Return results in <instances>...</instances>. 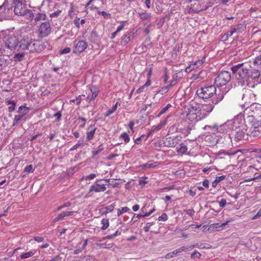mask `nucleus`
I'll use <instances>...</instances> for the list:
<instances>
[{"label":"nucleus","mask_w":261,"mask_h":261,"mask_svg":"<svg viewBox=\"0 0 261 261\" xmlns=\"http://www.w3.org/2000/svg\"><path fill=\"white\" fill-rule=\"evenodd\" d=\"M197 95L200 98L202 99H207L213 96L215 94V96L212 99V102L214 105H217L221 101L224 97V93L219 91L217 92L216 88L213 85L205 86L198 89L196 92Z\"/></svg>","instance_id":"nucleus-1"},{"label":"nucleus","mask_w":261,"mask_h":261,"mask_svg":"<svg viewBox=\"0 0 261 261\" xmlns=\"http://www.w3.org/2000/svg\"><path fill=\"white\" fill-rule=\"evenodd\" d=\"M250 68L251 66L247 63H239L231 67L233 74L242 86L248 84Z\"/></svg>","instance_id":"nucleus-2"},{"label":"nucleus","mask_w":261,"mask_h":261,"mask_svg":"<svg viewBox=\"0 0 261 261\" xmlns=\"http://www.w3.org/2000/svg\"><path fill=\"white\" fill-rule=\"evenodd\" d=\"M16 15L24 16L27 20L31 21L34 17L32 10L29 9L25 3L19 0H13L11 7Z\"/></svg>","instance_id":"nucleus-3"},{"label":"nucleus","mask_w":261,"mask_h":261,"mask_svg":"<svg viewBox=\"0 0 261 261\" xmlns=\"http://www.w3.org/2000/svg\"><path fill=\"white\" fill-rule=\"evenodd\" d=\"M235 129L232 132L231 135L228 137L231 139L232 143L234 142V144L237 146V143L243 140H247L248 139L247 134V125L241 124L239 126H235Z\"/></svg>","instance_id":"nucleus-4"},{"label":"nucleus","mask_w":261,"mask_h":261,"mask_svg":"<svg viewBox=\"0 0 261 261\" xmlns=\"http://www.w3.org/2000/svg\"><path fill=\"white\" fill-rule=\"evenodd\" d=\"M251 122L247 125V134L248 136L260 137L261 136V124L256 121L253 116L249 117Z\"/></svg>","instance_id":"nucleus-5"},{"label":"nucleus","mask_w":261,"mask_h":261,"mask_svg":"<svg viewBox=\"0 0 261 261\" xmlns=\"http://www.w3.org/2000/svg\"><path fill=\"white\" fill-rule=\"evenodd\" d=\"M231 79L230 72L227 71H222L215 79V83L216 86L220 87L225 85Z\"/></svg>","instance_id":"nucleus-6"},{"label":"nucleus","mask_w":261,"mask_h":261,"mask_svg":"<svg viewBox=\"0 0 261 261\" xmlns=\"http://www.w3.org/2000/svg\"><path fill=\"white\" fill-rule=\"evenodd\" d=\"M51 28L49 22H44L41 23L38 30V35L41 38L48 36L50 33Z\"/></svg>","instance_id":"nucleus-7"},{"label":"nucleus","mask_w":261,"mask_h":261,"mask_svg":"<svg viewBox=\"0 0 261 261\" xmlns=\"http://www.w3.org/2000/svg\"><path fill=\"white\" fill-rule=\"evenodd\" d=\"M16 35H18V32H15L10 36L5 42L6 46L11 50L14 49L19 46V41Z\"/></svg>","instance_id":"nucleus-8"},{"label":"nucleus","mask_w":261,"mask_h":261,"mask_svg":"<svg viewBox=\"0 0 261 261\" xmlns=\"http://www.w3.org/2000/svg\"><path fill=\"white\" fill-rule=\"evenodd\" d=\"M29 47L27 50L30 53L40 52L45 48V46L40 42L32 39Z\"/></svg>","instance_id":"nucleus-9"},{"label":"nucleus","mask_w":261,"mask_h":261,"mask_svg":"<svg viewBox=\"0 0 261 261\" xmlns=\"http://www.w3.org/2000/svg\"><path fill=\"white\" fill-rule=\"evenodd\" d=\"M87 43L86 41L83 40H80L74 41V48L73 49V53L74 54H80L83 52L87 47Z\"/></svg>","instance_id":"nucleus-10"},{"label":"nucleus","mask_w":261,"mask_h":261,"mask_svg":"<svg viewBox=\"0 0 261 261\" xmlns=\"http://www.w3.org/2000/svg\"><path fill=\"white\" fill-rule=\"evenodd\" d=\"M32 40V38L28 36H23L19 41L18 47L22 50H27L29 48L30 43Z\"/></svg>","instance_id":"nucleus-11"},{"label":"nucleus","mask_w":261,"mask_h":261,"mask_svg":"<svg viewBox=\"0 0 261 261\" xmlns=\"http://www.w3.org/2000/svg\"><path fill=\"white\" fill-rule=\"evenodd\" d=\"M205 60V57H203L200 60H197L195 61H192L189 67L186 68L187 72H190L192 70H194L195 68H198L200 67L204 62Z\"/></svg>","instance_id":"nucleus-12"},{"label":"nucleus","mask_w":261,"mask_h":261,"mask_svg":"<svg viewBox=\"0 0 261 261\" xmlns=\"http://www.w3.org/2000/svg\"><path fill=\"white\" fill-rule=\"evenodd\" d=\"M90 92L88 94L87 97V101L90 102L94 100L98 94V90L96 87L92 86L90 88Z\"/></svg>","instance_id":"nucleus-13"},{"label":"nucleus","mask_w":261,"mask_h":261,"mask_svg":"<svg viewBox=\"0 0 261 261\" xmlns=\"http://www.w3.org/2000/svg\"><path fill=\"white\" fill-rule=\"evenodd\" d=\"M196 109H194V107H191V108L189 109V112L187 115V119L191 121H198L197 115L196 114Z\"/></svg>","instance_id":"nucleus-14"},{"label":"nucleus","mask_w":261,"mask_h":261,"mask_svg":"<svg viewBox=\"0 0 261 261\" xmlns=\"http://www.w3.org/2000/svg\"><path fill=\"white\" fill-rule=\"evenodd\" d=\"M179 140L177 137H169L167 139L165 145L169 147L175 146L179 143Z\"/></svg>","instance_id":"nucleus-15"},{"label":"nucleus","mask_w":261,"mask_h":261,"mask_svg":"<svg viewBox=\"0 0 261 261\" xmlns=\"http://www.w3.org/2000/svg\"><path fill=\"white\" fill-rule=\"evenodd\" d=\"M106 190V187L104 184L99 185L98 184L95 183L94 185L91 186L89 192H104Z\"/></svg>","instance_id":"nucleus-16"},{"label":"nucleus","mask_w":261,"mask_h":261,"mask_svg":"<svg viewBox=\"0 0 261 261\" xmlns=\"http://www.w3.org/2000/svg\"><path fill=\"white\" fill-rule=\"evenodd\" d=\"M247 108L253 112L254 114L257 115L261 114V105L258 103H252Z\"/></svg>","instance_id":"nucleus-17"},{"label":"nucleus","mask_w":261,"mask_h":261,"mask_svg":"<svg viewBox=\"0 0 261 261\" xmlns=\"http://www.w3.org/2000/svg\"><path fill=\"white\" fill-rule=\"evenodd\" d=\"M253 95L251 90L246 91L245 93L243 94L242 96V99L245 101V103L248 105L253 102L251 100L250 98L251 96Z\"/></svg>","instance_id":"nucleus-18"},{"label":"nucleus","mask_w":261,"mask_h":261,"mask_svg":"<svg viewBox=\"0 0 261 261\" xmlns=\"http://www.w3.org/2000/svg\"><path fill=\"white\" fill-rule=\"evenodd\" d=\"M134 34L132 32H129L127 34L124 35L121 39V43L123 45L126 44L129 41L134 38Z\"/></svg>","instance_id":"nucleus-19"},{"label":"nucleus","mask_w":261,"mask_h":261,"mask_svg":"<svg viewBox=\"0 0 261 261\" xmlns=\"http://www.w3.org/2000/svg\"><path fill=\"white\" fill-rule=\"evenodd\" d=\"M214 104H209V105H203L201 107V109H202V111H203L205 114H206L207 116L209 115V114L213 110L214 106Z\"/></svg>","instance_id":"nucleus-20"},{"label":"nucleus","mask_w":261,"mask_h":261,"mask_svg":"<svg viewBox=\"0 0 261 261\" xmlns=\"http://www.w3.org/2000/svg\"><path fill=\"white\" fill-rule=\"evenodd\" d=\"M203 129L207 130L208 133L215 134L218 130V125L217 124H215L213 125H206L203 127Z\"/></svg>","instance_id":"nucleus-21"},{"label":"nucleus","mask_w":261,"mask_h":261,"mask_svg":"<svg viewBox=\"0 0 261 261\" xmlns=\"http://www.w3.org/2000/svg\"><path fill=\"white\" fill-rule=\"evenodd\" d=\"M24 114H19V115L15 116V118L14 119L13 126L17 125L21 121H24L25 120V118H24Z\"/></svg>","instance_id":"nucleus-22"},{"label":"nucleus","mask_w":261,"mask_h":261,"mask_svg":"<svg viewBox=\"0 0 261 261\" xmlns=\"http://www.w3.org/2000/svg\"><path fill=\"white\" fill-rule=\"evenodd\" d=\"M138 14L142 21H146L147 22H149L151 21L150 14L146 12H140Z\"/></svg>","instance_id":"nucleus-23"},{"label":"nucleus","mask_w":261,"mask_h":261,"mask_svg":"<svg viewBox=\"0 0 261 261\" xmlns=\"http://www.w3.org/2000/svg\"><path fill=\"white\" fill-rule=\"evenodd\" d=\"M260 76V72L258 69H253L251 70L250 68V73H249V80L250 79H255Z\"/></svg>","instance_id":"nucleus-24"},{"label":"nucleus","mask_w":261,"mask_h":261,"mask_svg":"<svg viewBox=\"0 0 261 261\" xmlns=\"http://www.w3.org/2000/svg\"><path fill=\"white\" fill-rule=\"evenodd\" d=\"M196 109V113L197 115V117L198 121L202 120L207 116L206 114H205L203 111H202V109L201 108H199V109Z\"/></svg>","instance_id":"nucleus-25"},{"label":"nucleus","mask_w":261,"mask_h":261,"mask_svg":"<svg viewBox=\"0 0 261 261\" xmlns=\"http://www.w3.org/2000/svg\"><path fill=\"white\" fill-rule=\"evenodd\" d=\"M6 103L10 106L8 107V111L9 112H12L15 110L16 102L13 100H6Z\"/></svg>","instance_id":"nucleus-26"},{"label":"nucleus","mask_w":261,"mask_h":261,"mask_svg":"<svg viewBox=\"0 0 261 261\" xmlns=\"http://www.w3.org/2000/svg\"><path fill=\"white\" fill-rule=\"evenodd\" d=\"M167 120H165L160 122V123L156 126H153L152 127V131H158L162 128L166 124Z\"/></svg>","instance_id":"nucleus-27"},{"label":"nucleus","mask_w":261,"mask_h":261,"mask_svg":"<svg viewBox=\"0 0 261 261\" xmlns=\"http://www.w3.org/2000/svg\"><path fill=\"white\" fill-rule=\"evenodd\" d=\"M46 18V15L43 13H38L36 16L35 17L34 20L35 22L39 21L41 20H44Z\"/></svg>","instance_id":"nucleus-28"},{"label":"nucleus","mask_w":261,"mask_h":261,"mask_svg":"<svg viewBox=\"0 0 261 261\" xmlns=\"http://www.w3.org/2000/svg\"><path fill=\"white\" fill-rule=\"evenodd\" d=\"M238 30V28H234L230 31H228L227 33H226L223 36V38H224L225 40H226L228 39L229 37L231 36L232 34L236 32Z\"/></svg>","instance_id":"nucleus-29"},{"label":"nucleus","mask_w":261,"mask_h":261,"mask_svg":"<svg viewBox=\"0 0 261 261\" xmlns=\"http://www.w3.org/2000/svg\"><path fill=\"white\" fill-rule=\"evenodd\" d=\"M35 252H36L35 250H32V251H30L26 252V253H23L20 255V258L21 259L29 258L30 257L32 256L33 255H34Z\"/></svg>","instance_id":"nucleus-30"},{"label":"nucleus","mask_w":261,"mask_h":261,"mask_svg":"<svg viewBox=\"0 0 261 261\" xmlns=\"http://www.w3.org/2000/svg\"><path fill=\"white\" fill-rule=\"evenodd\" d=\"M101 223L102 225V226L101 227V230H106L109 226V221L107 219H102V220L101 221Z\"/></svg>","instance_id":"nucleus-31"},{"label":"nucleus","mask_w":261,"mask_h":261,"mask_svg":"<svg viewBox=\"0 0 261 261\" xmlns=\"http://www.w3.org/2000/svg\"><path fill=\"white\" fill-rule=\"evenodd\" d=\"M29 112V109L25 106H21L19 107L17 113L26 115Z\"/></svg>","instance_id":"nucleus-32"},{"label":"nucleus","mask_w":261,"mask_h":261,"mask_svg":"<svg viewBox=\"0 0 261 261\" xmlns=\"http://www.w3.org/2000/svg\"><path fill=\"white\" fill-rule=\"evenodd\" d=\"M7 4L8 2L5 1L3 4L0 6V14L6 13V11H8L9 10V8L6 7Z\"/></svg>","instance_id":"nucleus-33"},{"label":"nucleus","mask_w":261,"mask_h":261,"mask_svg":"<svg viewBox=\"0 0 261 261\" xmlns=\"http://www.w3.org/2000/svg\"><path fill=\"white\" fill-rule=\"evenodd\" d=\"M225 179V176H220L216 177V179L212 182V186L213 187H216L217 184L220 181H222Z\"/></svg>","instance_id":"nucleus-34"},{"label":"nucleus","mask_w":261,"mask_h":261,"mask_svg":"<svg viewBox=\"0 0 261 261\" xmlns=\"http://www.w3.org/2000/svg\"><path fill=\"white\" fill-rule=\"evenodd\" d=\"M117 107L118 102H116V103L114 106H113L111 109L108 111V112L105 114V116L106 117H108L112 114L116 110Z\"/></svg>","instance_id":"nucleus-35"},{"label":"nucleus","mask_w":261,"mask_h":261,"mask_svg":"<svg viewBox=\"0 0 261 261\" xmlns=\"http://www.w3.org/2000/svg\"><path fill=\"white\" fill-rule=\"evenodd\" d=\"M95 130L96 128H93L87 133V139L88 140L90 141L93 138Z\"/></svg>","instance_id":"nucleus-36"},{"label":"nucleus","mask_w":261,"mask_h":261,"mask_svg":"<svg viewBox=\"0 0 261 261\" xmlns=\"http://www.w3.org/2000/svg\"><path fill=\"white\" fill-rule=\"evenodd\" d=\"M24 54L23 53L16 54L14 56V60L16 62H20L22 60Z\"/></svg>","instance_id":"nucleus-37"},{"label":"nucleus","mask_w":261,"mask_h":261,"mask_svg":"<svg viewBox=\"0 0 261 261\" xmlns=\"http://www.w3.org/2000/svg\"><path fill=\"white\" fill-rule=\"evenodd\" d=\"M119 138L123 139L125 143H128L130 141L129 137L126 133H123L121 134Z\"/></svg>","instance_id":"nucleus-38"},{"label":"nucleus","mask_w":261,"mask_h":261,"mask_svg":"<svg viewBox=\"0 0 261 261\" xmlns=\"http://www.w3.org/2000/svg\"><path fill=\"white\" fill-rule=\"evenodd\" d=\"M187 147L183 144L180 145L179 148H178L177 151L178 153L182 154L185 153L187 151Z\"/></svg>","instance_id":"nucleus-39"},{"label":"nucleus","mask_w":261,"mask_h":261,"mask_svg":"<svg viewBox=\"0 0 261 261\" xmlns=\"http://www.w3.org/2000/svg\"><path fill=\"white\" fill-rule=\"evenodd\" d=\"M129 210V208L127 206L122 207L121 209L119 208L118 209L117 216H120L123 213H126L128 212Z\"/></svg>","instance_id":"nucleus-40"},{"label":"nucleus","mask_w":261,"mask_h":261,"mask_svg":"<svg viewBox=\"0 0 261 261\" xmlns=\"http://www.w3.org/2000/svg\"><path fill=\"white\" fill-rule=\"evenodd\" d=\"M171 107L170 104H168L165 107L163 108L160 112L159 113L158 115V117L161 116L162 115L164 114L168 109L169 108Z\"/></svg>","instance_id":"nucleus-41"},{"label":"nucleus","mask_w":261,"mask_h":261,"mask_svg":"<svg viewBox=\"0 0 261 261\" xmlns=\"http://www.w3.org/2000/svg\"><path fill=\"white\" fill-rule=\"evenodd\" d=\"M104 149L102 145H100L98 146L97 150L92 151V154L93 156H96L101 151Z\"/></svg>","instance_id":"nucleus-42"},{"label":"nucleus","mask_w":261,"mask_h":261,"mask_svg":"<svg viewBox=\"0 0 261 261\" xmlns=\"http://www.w3.org/2000/svg\"><path fill=\"white\" fill-rule=\"evenodd\" d=\"M182 76V73L181 71H179L175 73L173 75V79L176 81V82L180 79Z\"/></svg>","instance_id":"nucleus-43"},{"label":"nucleus","mask_w":261,"mask_h":261,"mask_svg":"<svg viewBox=\"0 0 261 261\" xmlns=\"http://www.w3.org/2000/svg\"><path fill=\"white\" fill-rule=\"evenodd\" d=\"M7 59L0 58V70H2L4 67L7 65Z\"/></svg>","instance_id":"nucleus-44"},{"label":"nucleus","mask_w":261,"mask_h":261,"mask_svg":"<svg viewBox=\"0 0 261 261\" xmlns=\"http://www.w3.org/2000/svg\"><path fill=\"white\" fill-rule=\"evenodd\" d=\"M253 63L254 65H261V54L255 58Z\"/></svg>","instance_id":"nucleus-45"},{"label":"nucleus","mask_w":261,"mask_h":261,"mask_svg":"<svg viewBox=\"0 0 261 261\" xmlns=\"http://www.w3.org/2000/svg\"><path fill=\"white\" fill-rule=\"evenodd\" d=\"M155 166V165L153 163H147L146 164H143L141 166L142 169H145V168H151L153 167H154Z\"/></svg>","instance_id":"nucleus-46"},{"label":"nucleus","mask_w":261,"mask_h":261,"mask_svg":"<svg viewBox=\"0 0 261 261\" xmlns=\"http://www.w3.org/2000/svg\"><path fill=\"white\" fill-rule=\"evenodd\" d=\"M24 172L27 173H31L33 172L34 171V169L33 168V166L32 165H29L28 166H27L24 170Z\"/></svg>","instance_id":"nucleus-47"},{"label":"nucleus","mask_w":261,"mask_h":261,"mask_svg":"<svg viewBox=\"0 0 261 261\" xmlns=\"http://www.w3.org/2000/svg\"><path fill=\"white\" fill-rule=\"evenodd\" d=\"M64 217H65V215H64L63 213H61L56 218H55L53 220V222L55 223L57 222Z\"/></svg>","instance_id":"nucleus-48"},{"label":"nucleus","mask_w":261,"mask_h":261,"mask_svg":"<svg viewBox=\"0 0 261 261\" xmlns=\"http://www.w3.org/2000/svg\"><path fill=\"white\" fill-rule=\"evenodd\" d=\"M97 13L99 14V15H102L104 18H107L108 17H110V16H111V14L109 13H107L105 11H98Z\"/></svg>","instance_id":"nucleus-49"},{"label":"nucleus","mask_w":261,"mask_h":261,"mask_svg":"<svg viewBox=\"0 0 261 261\" xmlns=\"http://www.w3.org/2000/svg\"><path fill=\"white\" fill-rule=\"evenodd\" d=\"M81 96L80 95L79 97H76L75 99H72L70 100V102H76V105H79L80 104L81 102Z\"/></svg>","instance_id":"nucleus-50"},{"label":"nucleus","mask_w":261,"mask_h":261,"mask_svg":"<svg viewBox=\"0 0 261 261\" xmlns=\"http://www.w3.org/2000/svg\"><path fill=\"white\" fill-rule=\"evenodd\" d=\"M168 87H163L160 90L157 92V93H161V94H164L167 92Z\"/></svg>","instance_id":"nucleus-51"},{"label":"nucleus","mask_w":261,"mask_h":261,"mask_svg":"<svg viewBox=\"0 0 261 261\" xmlns=\"http://www.w3.org/2000/svg\"><path fill=\"white\" fill-rule=\"evenodd\" d=\"M114 204H112L110 205H109L107 207H106L105 208L106 210V213H110L112 212V211L114 210Z\"/></svg>","instance_id":"nucleus-52"},{"label":"nucleus","mask_w":261,"mask_h":261,"mask_svg":"<svg viewBox=\"0 0 261 261\" xmlns=\"http://www.w3.org/2000/svg\"><path fill=\"white\" fill-rule=\"evenodd\" d=\"M100 248H110L112 247V244H106V243H101L98 245Z\"/></svg>","instance_id":"nucleus-53"},{"label":"nucleus","mask_w":261,"mask_h":261,"mask_svg":"<svg viewBox=\"0 0 261 261\" xmlns=\"http://www.w3.org/2000/svg\"><path fill=\"white\" fill-rule=\"evenodd\" d=\"M168 219V216L166 214L164 213L158 218L159 221H165Z\"/></svg>","instance_id":"nucleus-54"},{"label":"nucleus","mask_w":261,"mask_h":261,"mask_svg":"<svg viewBox=\"0 0 261 261\" xmlns=\"http://www.w3.org/2000/svg\"><path fill=\"white\" fill-rule=\"evenodd\" d=\"M201 256V254L197 251H194V252L193 253H192L191 254V257L192 258H199Z\"/></svg>","instance_id":"nucleus-55"},{"label":"nucleus","mask_w":261,"mask_h":261,"mask_svg":"<svg viewBox=\"0 0 261 261\" xmlns=\"http://www.w3.org/2000/svg\"><path fill=\"white\" fill-rule=\"evenodd\" d=\"M62 12V10H58L57 11L51 13L50 15L51 17H57Z\"/></svg>","instance_id":"nucleus-56"},{"label":"nucleus","mask_w":261,"mask_h":261,"mask_svg":"<svg viewBox=\"0 0 261 261\" xmlns=\"http://www.w3.org/2000/svg\"><path fill=\"white\" fill-rule=\"evenodd\" d=\"M153 224V223H147L146 225L144 227V230L145 232H148L149 230L150 226Z\"/></svg>","instance_id":"nucleus-57"},{"label":"nucleus","mask_w":261,"mask_h":261,"mask_svg":"<svg viewBox=\"0 0 261 261\" xmlns=\"http://www.w3.org/2000/svg\"><path fill=\"white\" fill-rule=\"evenodd\" d=\"M184 212H186V213L190 216H193L195 213V211L193 209L185 210Z\"/></svg>","instance_id":"nucleus-58"},{"label":"nucleus","mask_w":261,"mask_h":261,"mask_svg":"<svg viewBox=\"0 0 261 261\" xmlns=\"http://www.w3.org/2000/svg\"><path fill=\"white\" fill-rule=\"evenodd\" d=\"M71 51V49L70 47H65L63 49H62L60 53L61 54H66L69 53Z\"/></svg>","instance_id":"nucleus-59"},{"label":"nucleus","mask_w":261,"mask_h":261,"mask_svg":"<svg viewBox=\"0 0 261 261\" xmlns=\"http://www.w3.org/2000/svg\"><path fill=\"white\" fill-rule=\"evenodd\" d=\"M70 205H71V203L70 202H67V203H65L64 205L58 207L57 208V211H59L61 210H62L63 207L69 206Z\"/></svg>","instance_id":"nucleus-60"},{"label":"nucleus","mask_w":261,"mask_h":261,"mask_svg":"<svg viewBox=\"0 0 261 261\" xmlns=\"http://www.w3.org/2000/svg\"><path fill=\"white\" fill-rule=\"evenodd\" d=\"M175 255H176V254L175 252H174V250L173 252H170V253H168V254H167L166 255V258H172Z\"/></svg>","instance_id":"nucleus-61"},{"label":"nucleus","mask_w":261,"mask_h":261,"mask_svg":"<svg viewBox=\"0 0 261 261\" xmlns=\"http://www.w3.org/2000/svg\"><path fill=\"white\" fill-rule=\"evenodd\" d=\"M81 145L84 146V144L83 143H78L76 144L75 145H74L72 147H71L70 149V150L73 151L74 150H75Z\"/></svg>","instance_id":"nucleus-62"},{"label":"nucleus","mask_w":261,"mask_h":261,"mask_svg":"<svg viewBox=\"0 0 261 261\" xmlns=\"http://www.w3.org/2000/svg\"><path fill=\"white\" fill-rule=\"evenodd\" d=\"M219 203L220 207H224L226 204V200L223 198L219 202Z\"/></svg>","instance_id":"nucleus-63"},{"label":"nucleus","mask_w":261,"mask_h":261,"mask_svg":"<svg viewBox=\"0 0 261 261\" xmlns=\"http://www.w3.org/2000/svg\"><path fill=\"white\" fill-rule=\"evenodd\" d=\"M62 257L60 255H57L54 258H52L49 261H61Z\"/></svg>","instance_id":"nucleus-64"}]
</instances>
